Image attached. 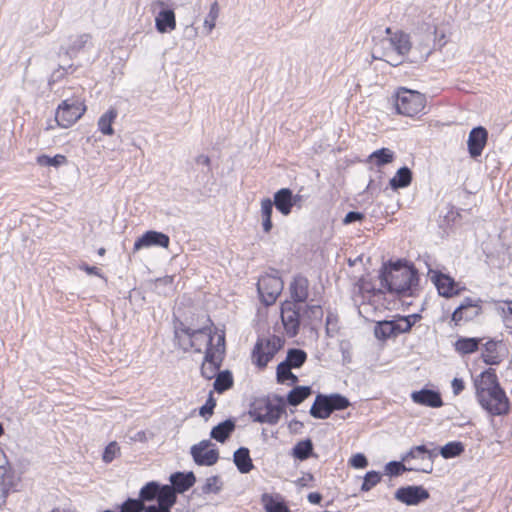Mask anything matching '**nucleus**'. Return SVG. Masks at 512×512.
Segmentation results:
<instances>
[{"label": "nucleus", "mask_w": 512, "mask_h": 512, "mask_svg": "<svg viewBox=\"0 0 512 512\" xmlns=\"http://www.w3.org/2000/svg\"><path fill=\"white\" fill-rule=\"evenodd\" d=\"M144 512H171V511L166 510L165 508H162L158 505H149V506H145Z\"/></svg>", "instance_id": "nucleus-58"}, {"label": "nucleus", "mask_w": 512, "mask_h": 512, "mask_svg": "<svg viewBox=\"0 0 512 512\" xmlns=\"http://www.w3.org/2000/svg\"><path fill=\"white\" fill-rule=\"evenodd\" d=\"M476 398L480 406L492 416L506 415L510 411V402L500 386L494 369L489 368L474 380Z\"/></svg>", "instance_id": "nucleus-1"}, {"label": "nucleus", "mask_w": 512, "mask_h": 512, "mask_svg": "<svg viewBox=\"0 0 512 512\" xmlns=\"http://www.w3.org/2000/svg\"><path fill=\"white\" fill-rule=\"evenodd\" d=\"M233 458L237 469L241 473L245 474L252 470L253 463L248 448L240 447L234 452Z\"/></svg>", "instance_id": "nucleus-27"}, {"label": "nucleus", "mask_w": 512, "mask_h": 512, "mask_svg": "<svg viewBox=\"0 0 512 512\" xmlns=\"http://www.w3.org/2000/svg\"><path fill=\"white\" fill-rule=\"evenodd\" d=\"M90 40L89 34H81L71 39V43L67 49V53L72 56L83 49Z\"/></svg>", "instance_id": "nucleus-43"}, {"label": "nucleus", "mask_w": 512, "mask_h": 512, "mask_svg": "<svg viewBox=\"0 0 512 512\" xmlns=\"http://www.w3.org/2000/svg\"><path fill=\"white\" fill-rule=\"evenodd\" d=\"M350 464L354 467V468H365L367 465H368V461L366 459V457L361 454V453H357L355 454L351 459H350Z\"/></svg>", "instance_id": "nucleus-53"}, {"label": "nucleus", "mask_w": 512, "mask_h": 512, "mask_svg": "<svg viewBox=\"0 0 512 512\" xmlns=\"http://www.w3.org/2000/svg\"><path fill=\"white\" fill-rule=\"evenodd\" d=\"M81 269H83L85 272H87L90 275H99V270L95 266L83 265V266H81Z\"/></svg>", "instance_id": "nucleus-61"}, {"label": "nucleus", "mask_w": 512, "mask_h": 512, "mask_svg": "<svg viewBox=\"0 0 512 512\" xmlns=\"http://www.w3.org/2000/svg\"><path fill=\"white\" fill-rule=\"evenodd\" d=\"M332 413L327 395L318 394L310 408V415L316 419H327Z\"/></svg>", "instance_id": "nucleus-23"}, {"label": "nucleus", "mask_w": 512, "mask_h": 512, "mask_svg": "<svg viewBox=\"0 0 512 512\" xmlns=\"http://www.w3.org/2000/svg\"><path fill=\"white\" fill-rule=\"evenodd\" d=\"M412 180V172L408 167L400 168L395 176L390 180V186L397 190L399 188H405L410 185Z\"/></svg>", "instance_id": "nucleus-31"}, {"label": "nucleus", "mask_w": 512, "mask_h": 512, "mask_svg": "<svg viewBox=\"0 0 512 512\" xmlns=\"http://www.w3.org/2000/svg\"><path fill=\"white\" fill-rule=\"evenodd\" d=\"M219 15V7L217 2H214L211 7L208 15L204 20V27L207 29V34L211 33V31L215 28L216 19Z\"/></svg>", "instance_id": "nucleus-48"}, {"label": "nucleus", "mask_w": 512, "mask_h": 512, "mask_svg": "<svg viewBox=\"0 0 512 512\" xmlns=\"http://www.w3.org/2000/svg\"><path fill=\"white\" fill-rule=\"evenodd\" d=\"M364 218V215L360 212L356 211H350L346 214V216L343 219L344 224H351L356 221H361Z\"/></svg>", "instance_id": "nucleus-54"}, {"label": "nucleus", "mask_w": 512, "mask_h": 512, "mask_svg": "<svg viewBox=\"0 0 512 512\" xmlns=\"http://www.w3.org/2000/svg\"><path fill=\"white\" fill-rule=\"evenodd\" d=\"M481 341V338L460 337L455 342L454 347L462 355L472 354L478 350Z\"/></svg>", "instance_id": "nucleus-29"}, {"label": "nucleus", "mask_w": 512, "mask_h": 512, "mask_svg": "<svg viewBox=\"0 0 512 512\" xmlns=\"http://www.w3.org/2000/svg\"><path fill=\"white\" fill-rule=\"evenodd\" d=\"M305 314L311 320L318 321L323 317V310L320 305H309L305 311Z\"/></svg>", "instance_id": "nucleus-52"}, {"label": "nucleus", "mask_w": 512, "mask_h": 512, "mask_svg": "<svg viewBox=\"0 0 512 512\" xmlns=\"http://www.w3.org/2000/svg\"><path fill=\"white\" fill-rule=\"evenodd\" d=\"M311 392L309 386H297L288 393L287 402L292 406H297L308 398Z\"/></svg>", "instance_id": "nucleus-34"}, {"label": "nucleus", "mask_w": 512, "mask_h": 512, "mask_svg": "<svg viewBox=\"0 0 512 512\" xmlns=\"http://www.w3.org/2000/svg\"><path fill=\"white\" fill-rule=\"evenodd\" d=\"M451 385L455 395H459L465 388L464 381L460 378H454Z\"/></svg>", "instance_id": "nucleus-56"}, {"label": "nucleus", "mask_w": 512, "mask_h": 512, "mask_svg": "<svg viewBox=\"0 0 512 512\" xmlns=\"http://www.w3.org/2000/svg\"><path fill=\"white\" fill-rule=\"evenodd\" d=\"M429 454V458L432 459L435 454L431 451H429L426 446L424 445H419V446H415L413 448L410 449V451H408L403 457H402V461H408L409 459L411 458H418L420 457L421 454Z\"/></svg>", "instance_id": "nucleus-50"}, {"label": "nucleus", "mask_w": 512, "mask_h": 512, "mask_svg": "<svg viewBox=\"0 0 512 512\" xmlns=\"http://www.w3.org/2000/svg\"><path fill=\"white\" fill-rule=\"evenodd\" d=\"M394 158V153L388 148H381L370 155V159L378 166L390 163Z\"/></svg>", "instance_id": "nucleus-41"}, {"label": "nucleus", "mask_w": 512, "mask_h": 512, "mask_svg": "<svg viewBox=\"0 0 512 512\" xmlns=\"http://www.w3.org/2000/svg\"><path fill=\"white\" fill-rule=\"evenodd\" d=\"M176 494L175 489L170 485H162L157 498L158 506L171 511L177 501Z\"/></svg>", "instance_id": "nucleus-30"}, {"label": "nucleus", "mask_w": 512, "mask_h": 512, "mask_svg": "<svg viewBox=\"0 0 512 512\" xmlns=\"http://www.w3.org/2000/svg\"><path fill=\"white\" fill-rule=\"evenodd\" d=\"M217 480H218L217 477L208 478L204 490L205 491H211L213 484H215L217 482Z\"/></svg>", "instance_id": "nucleus-62"}, {"label": "nucleus", "mask_w": 512, "mask_h": 512, "mask_svg": "<svg viewBox=\"0 0 512 512\" xmlns=\"http://www.w3.org/2000/svg\"><path fill=\"white\" fill-rule=\"evenodd\" d=\"M217 332L223 331L212 325L193 330L181 324L180 327L175 328V340L184 351L193 350L198 353L204 352L206 355L209 350L215 347Z\"/></svg>", "instance_id": "nucleus-3"}, {"label": "nucleus", "mask_w": 512, "mask_h": 512, "mask_svg": "<svg viewBox=\"0 0 512 512\" xmlns=\"http://www.w3.org/2000/svg\"><path fill=\"white\" fill-rule=\"evenodd\" d=\"M235 429V422L227 419L212 428L210 436L218 442H225Z\"/></svg>", "instance_id": "nucleus-28"}, {"label": "nucleus", "mask_w": 512, "mask_h": 512, "mask_svg": "<svg viewBox=\"0 0 512 512\" xmlns=\"http://www.w3.org/2000/svg\"><path fill=\"white\" fill-rule=\"evenodd\" d=\"M119 509L120 512H143L145 510V504H143L142 500L139 498H128L120 505Z\"/></svg>", "instance_id": "nucleus-46"}, {"label": "nucleus", "mask_w": 512, "mask_h": 512, "mask_svg": "<svg viewBox=\"0 0 512 512\" xmlns=\"http://www.w3.org/2000/svg\"><path fill=\"white\" fill-rule=\"evenodd\" d=\"M464 451V446L461 442L452 441L445 444L440 448V454L445 459H450L459 456Z\"/></svg>", "instance_id": "nucleus-40"}, {"label": "nucleus", "mask_w": 512, "mask_h": 512, "mask_svg": "<svg viewBox=\"0 0 512 512\" xmlns=\"http://www.w3.org/2000/svg\"><path fill=\"white\" fill-rule=\"evenodd\" d=\"M411 398L413 402L432 407V408H438L443 405L441 396L438 392L429 390V389H422L420 391H414L411 394Z\"/></svg>", "instance_id": "nucleus-20"}, {"label": "nucleus", "mask_w": 512, "mask_h": 512, "mask_svg": "<svg viewBox=\"0 0 512 512\" xmlns=\"http://www.w3.org/2000/svg\"><path fill=\"white\" fill-rule=\"evenodd\" d=\"M481 313L482 300L480 298L466 297L452 313L451 320L455 325H459L461 322L474 320Z\"/></svg>", "instance_id": "nucleus-9"}, {"label": "nucleus", "mask_w": 512, "mask_h": 512, "mask_svg": "<svg viewBox=\"0 0 512 512\" xmlns=\"http://www.w3.org/2000/svg\"><path fill=\"white\" fill-rule=\"evenodd\" d=\"M293 368L286 364L284 361L278 364L276 369V377L278 383H285L290 380L291 384L298 382V377L291 372Z\"/></svg>", "instance_id": "nucleus-38"}, {"label": "nucleus", "mask_w": 512, "mask_h": 512, "mask_svg": "<svg viewBox=\"0 0 512 512\" xmlns=\"http://www.w3.org/2000/svg\"><path fill=\"white\" fill-rule=\"evenodd\" d=\"M281 319L287 335L289 337L296 336L299 331L300 320L299 310L295 308L293 303L286 301L282 304Z\"/></svg>", "instance_id": "nucleus-15"}, {"label": "nucleus", "mask_w": 512, "mask_h": 512, "mask_svg": "<svg viewBox=\"0 0 512 512\" xmlns=\"http://www.w3.org/2000/svg\"><path fill=\"white\" fill-rule=\"evenodd\" d=\"M272 212H273V202L269 198H265L261 201V216H262V226L265 233H269L273 227L272 224Z\"/></svg>", "instance_id": "nucleus-33"}, {"label": "nucleus", "mask_w": 512, "mask_h": 512, "mask_svg": "<svg viewBox=\"0 0 512 512\" xmlns=\"http://www.w3.org/2000/svg\"><path fill=\"white\" fill-rule=\"evenodd\" d=\"M196 163L199 165H204V166L209 167L210 166V158L206 155H199L196 158Z\"/></svg>", "instance_id": "nucleus-60"}, {"label": "nucleus", "mask_w": 512, "mask_h": 512, "mask_svg": "<svg viewBox=\"0 0 512 512\" xmlns=\"http://www.w3.org/2000/svg\"><path fill=\"white\" fill-rule=\"evenodd\" d=\"M258 292L266 305L273 304L283 289V282L279 277L266 275L259 279Z\"/></svg>", "instance_id": "nucleus-11"}, {"label": "nucleus", "mask_w": 512, "mask_h": 512, "mask_svg": "<svg viewBox=\"0 0 512 512\" xmlns=\"http://www.w3.org/2000/svg\"><path fill=\"white\" fill-rule=\"evenodd\" d=\"M425 104V96L418 91L401 88L396 94L395 107L401 115L414 117L424 110Z\"/></svg>", "instance_id": "nucleus-5"}, {"label": "nucleus", "mask_w": 512, "mask_h": 512, "mask_svg": "<svg viewBox=\"0 0 512 512\" xmlns=\"http://www.w3.org/2000/svg\"><path fill=\"white\" fill-rule=\"evenodd\" d=\"M381 286L391 293L411 296L418 286L417 270L407 263L397 261L385 265L380 274Z\"/></svg>", "instance_id": "nucleus-2"}, {"label": "nucleus", "mask_w": 512, "mask_h": 512, "mask_svg": "<svg viewBox=\"0 0 512 512\" xmlns=\"http://www.w3.org/2000/svg\"><path fill=\"white\" fill-rule=\"evenodd\" d=\"M381 480V474L376 471H369L364 476V481L361 486L362 491H369L376 486Z\"/></svg>", "instance_id": "nucleus-49"}, {"label": "nucleus", "mask_w": 512, "mask_h": 512, "mask_svg": "<svg viewBox=\"0 0 512 512\" xmlns=\"http://www.w3.org/2000/svg\"><path fill=\"white\" fill-rule=\"evenodd\" d=\"M272 202L276 209L284 216L289 215L291 213L292 207L295 205L293 193L288 188H282L278 190L274 194V201Z\"/></svg>", "instance_id": "nucleus-18"}, {"label": "nucleus", "mask_w": 512, "mask_h": 512, "mask_svg": "<svg viewBox=\"0 0 512 512\" xmlns=\"http://www.w3.org/2000/svg\"><path fill=\"white\" fill-rule=\"evenodd\" d=\"M381 46L383 48L382 54L376 55L378 51L375 48L373 57L383 59L392 66H397L402 63V57L411 49L410 37L402 31H397L390 37L382 39Z\"/></svg>", "instance_id": "nucleus-4"}, {"label": "nucleus", "mask_w": 512, "mask_h": 512, "mask_svg": "<svg viewBox=\"0 0 512 512\" xmlns=\"http://www.w3.org/2000/svg\"><path fill=\"white\" fill-rule=\"evenodd\" d=\"M225 354V333H216L215 347L207 352L201 366V374L204 378L213 379L221 367Z\"/></svg>", "instance_id": "nucleus-7"}, {"label": "nucleus", "mask_w": 512, "mask_h": 512, "mask_svg": "<svg viewBox=\"0 0 512 512\" xmlns=\"http://www.w3.org/2000/svg\"><path fill=\"white\" fill-rule=\"evenodd\" d=\"M156 29L160 33L172 31L176 27L175 13L171 9L161 10L155 18Z\"/></svg>", "instance_id": "nucleus-24"}, {"label": "nucleus", "mask_w": 512, "mask_h": 512, "mask_svg": "<svg viewBox=\"0 0 512 512\" xmlns=\"http://www.w3.org/2000/svg\"><path fill=\"white\" fill-rule=\"evenodd\" d=\"M307 359V353L302 349H289L284 362L293 369L300 368Z\"/></svg>", "instance_id": "nucleus-37"}, {"label": "nucleus", "mask_w": 512, "mask_h": 512, "mask_svg": "<svg viewBox=\"0 0 512 512\" xmlns=\"http://www.w3.org/2000/svg\"><path fill=\"white\" fill-rule=\"evenodd\" d=\"M86 111V106L79 98H71L62 101L56 111L55 120L62 128L71 127Z\"/></svg>", "instance_id": "nucleus-8"}, {"label": "nucleus", "mask_w": 512, "mask_h": 512, "mask_svg": "<svg viewBox=\"0 0 512 512\" xmlns=\"http://www.w3.org/2000/svg\"><path fill=\"white\" fill-rule=\"evenodd\" d=\"M329 398L330 408L333 411L343 410L350 406V401L345 396L334 393L327 395Z\"/></svg>", "instance_id": "nucleus-44"}, {"label": "nucleus", "mask_w": 512, "mask_h": 512, "mask_svg": "<svg viewBox=\"0 0 512 512\" xmlns=\"http://www.w3.org/2000/svg\"><path fill=\"white\" fill-rule=\"evenodd\" d=\"M66 162V157L61 154H57L53 157L48 155H40L37 157V163L41 166H53L58 167Z\"/></svg>", "instance_id": "nucleus-45"}, {"label": "nucleus", "mask_w": 512, "mask_h": 512, "mask_svg": "<svg viewBox=\"0 0 512 512\" xmlns=\"http://www.w3.org/2000/svg\"><path fill=\"white\" fill-rule=\"evenodd\" d=\"M161 486L162 485L155 481L148 482L145 486L141 488L139 492V499L142 500L143 504L145 502L157 500Z\"/></svg>", "instance_id": "nucleus-36"}, {"label": "nucleus", "mask_w": 512, "mask_h": 512, "mask_svg": "<svg viewBox=\"0 0 512 512\" xmlns=\"http://www.w3.org/2000/svg\"><path fill=\"white\" fill-rule=\"evenodd\" d=\"M132 440L133 441H139V442H146L147 441V436H146V432L145 431H138L134 434V436L132 437Z\"/></svg>", "instance_id": "nucleus-59"}, {"label": "nucleus", "mask_w": 512, "mask_h": 512, "mask_svg": "<svg viewBox=\"0 0 512 512\" xmlns=\"http://www.w3.org/2000/svg\"><path fill=\"white\" fill-rule=\"evenodd\" d=\"M214 407H215V401L212 398H210V399L207 400L205 405H203L200 408V412L199 413L202 416H205L206 414L211 415L213 413Z\"/></svg>", "instance_id": "nucleus-55"}, {"label": "nucleus", "mask_w": 512, "mask_h": 512, "mask_svg": "<svg viewBox=\"0 0 512 512\" xmlns=\"http://www.w3.org/2000/svg\"><path fill=\"white\" fill-rule=\"evenodd\" d=\"M214 378V389L218 393L226 391L233 384L232 374L228 370L219 372Z\"/></svg>", "instance_id": "nucleus-39"}, {"label": "nucleus", "mask_w": 512, "mask_h": 512, "mask_svg": "<svg viewBox=\"0 0 512 512\" xmlns=\"http://www.w3.org/2000/svg\"><path fill=\"white\" fill-rule=\"evenodd\" d=\"M282 413V407L274 405L269 401L258 402L250 410V416L254 421L267 424H276Z\"/></svg>", "instance_id": "nucleus-10"}, {"label": "nucleus", "mask_w": 512, "mask_h": 512, "mask_svg": "<svg viewBox=\"0 0 512 512\" xmlns=\"http://www.w3.org/2000/svg\"><path fill=\"white\" fill-rule=\"evenodd\" d=\"M385 471H386V474H388L390 476H398L404 471H419V469L412 468V467L407 468L401 462L391 461L386 464Z\"/></svg>", "instance_id": "nucleus-47"}, {"label": "nucleus", "mask_w": 512, "mask_h": 512, "mask_svg": "<svg viewBox=\"0 0 512 512\" xmlns=\"http://www.w3.org/2000/svg\"><path fill=\"white\" fill-rule=\"evenodd\" d=\"M307 498L311 504H319L322 500L321 494H319L317 492L309 493Z\"/></svg>", "instance_id": "nucleus-57"}, {"label": "nucleus", "mask_w": 512, "mask_h": 512, "mask_svg": "<svg viewBox=\"0 0 512 512\" xmlns=\"http://www.w3.org/2000/svg\"><path fill=\"white\" fill-rule=\"evenodd\" d=\"M196 481L193 472L182 473L176 472L170 476L171 487L176 493H184L191 488Z\"/></svg>", "instance_id": "nucleus-22"}, {"label": "nucleus", "mask_w": 512, "mask_h": 512, "mask_svg": "<svg viewBox=\"0 0 512 512\" xmlns=\"http://www.w3.org/2000/svg\"><path fill=\"white\" fill-rule=\"evenodd\" d=\"M117 117V111L113 108L105 112L98 120V128L104 135H112L114 133L112 123Z\"/></svg>", "instance_id": "nucleus-32"}, {"label": "nucleus", "mask_w": 512, "mask_h": 512, "mask_svg": "<svg viewBox=\"0 0 512 512\" xmlns=\"http://www.w3.org/2000/svg\"><path fill=\"white\" fill-rule=\"evenodd\" d=\"M282 346L283 340L276 335L258 338L252 351V362L261 369L265 368Z\"/></svg>", "instance_id": "nucleus-6"}, {"label": "nucleus", "mask_w": 512, "mask_h": 512, "mask_svg": "<svg viewBox=\"0 0 512 512\" xmlns=\"http://www.w3.org/2000/svg\"><path fill=\"white\" fill-rule=\"evenodd\" d=\"M309 282L304 276H295L290 284L289 290L292 300L295 303H304L308 298Z\"/></svg>", "instance_id": "nucleus-21"}, {"label": "nucleus", "mask_w": 512, "mask_h": 512, "mask_svg": "<svg viewBox=\"0 0 512 512\" xmlns=\"http://www.w3.org/2000/svg\"><path fill=\"white\" fill-rule=\"evenodd\" d=\"M488 140V131L482 127H474L468 135L467 146L471 158L479 157L485 148Z\"/></svg>", "instance_id": "nucleus-16"}, {"label": "nucleus", "mask_w": 512, "mask_h": 512, "mask_svg": "<svg viewBox=\"0 0 512 512\" xmlns=\"http://www.w3.org/2000/svg\"><path fill=\"white\" fill-rule=\"evenodd\" d=\"M169 243L170 239L168 235L162 232L149 230L135 241L133 250L136 252L143 248H149L153 246L168 248Z\"/></svg>", "instance_id": "nucleus-17"}, {"label": "nucleus", "mask_w": 512, "mask_h": 512, "mask_svg": "<svg viewBox=\"0 0 512 512\" xmlns=\"http://www.w3.org/2000/svg\"><path fill=\"white\" fill-rule=\"evenodd\" d=\"M374 334L378 339H388L394 336L393 325L390 320L378 322L374 329Z\"/></svg>", "instance_id": "nucleus-42"}, {"label": "nucleus", "mask_w": 512, "mask_h": 512, "mask_svg": "<svg viewBox=\"0 0 512 512\" xmlns=\"http://www.w3.org/2000/svg\"><path fill=\"white\" fill-rule=\"evenodd\" d=\"M421 319L419 314H411L408 316H398L391 321L393 325L394 336H398L399 334L406 333L411 330V328L416 324L417 321Z\"/></svg>", "instance_id": "nucleus-25"}, {"label": "nucleus", "mask_w": 512, "mask_h": 512, "mask_svg": "<svg viewBox=\"0 0 512 512\" xmlns=\"http://www.w3.org/2000/svg\"><path fill=\"white\" fill-rule=\"evenodd\" d=\"M426 25H427V31H428L429 35L434 34L436 31L435 25L434 24L431 25L430 23H426Z\"/></svg>", "instance_id": "nucleus-63"}, {"label": "nucleus", "mask_w": 512, "mask_h": 512, "mask_svg": "<svg viewBox=\"0 0 512 512\" xmlns=\"http://www.w3.org/2000/svg\"><path fill=\"white\" fill-rule=\"evenodd\" d=\"M428 276L441 296L450 298L459 293L458 284L450 276L432 269H429Z\"/></svg>", "instance_id": "nucleus-13"}, {"label": "nucleus", "mask_w": 512, "mask_h": 512, "mask_svg": "<svg viewBox=\"0 0 512 512\" xmlns=\"http://www.w3.org/2000/svg\"><path fill=\"white\" fill-rule=\"evenodd\" d=\"M501 341L489 340L483 344L481 358L487 365H499L503 361L500 353Z\"/></svg>", "instance_id": "nucleus-19"}, {"label": "nucleus", "mask_w": 512, "mask_h": 512, "mask_svg": "<svg viewBox=\"0 0 512 512\" xmlns=\"http://www.w3.org/2000/svg\"><path fill=\"white\" fill-rule=\"evenodd\" d=\"M313 452V443L310 439L299 441L292 449V456L298 460L308 459Z\"/></svg>", "instance_id": "nucleus-35"}, {"label": "nucleus", "mask_w": 512, "mask_h": 512, "mask_svg": "<svg viewBox=\"0 0 512 512\" xmlns=\"http://www.w3.org/2000/svg\"><path fill=\"white\" fill-rule=\"evenodd\" d=\"M119 453V446L116 442L109 443L103 453V461L106 463L112 462Z\"/></svg>", "instance_id": "nucleus-51"}, {"label": "nucleus", "mask_w": 512, "mask_h": 512, "mask_svg": "<svg viewBox=\"0 0 512 512\" xmlns=\"http://www.w3.org/2000/svg\"><path fill=\"white\" fill-rule=\"evenodd\" d=\"M262 504L266 512H290L283 498L278 494H263Z\"/></svg>", "instance_id": "nucleus-26"}, {"label": "nucleus", "mask_w": 512, "mask_h": 512, "mask_svg": "<svg viewBox=\"0 0 512 512\" xmlns=\"http://www.w3.org/2000/svg\"><path fill=\"white\" fill-rule=\"evenodd\" d=\"M502 312H503V318L505 316L509 317L510 319L512 318L511 316V310H508V307L507 308H502Z\"/></svg>", "instance_id": "nucleus-64"}, {"label": "nucleus", "mask_w": 512, "mask_h": 512, "mask_svg": "<svg viewBox=\"0 0 512 512\" xmlns=\"http://www.w3.org/2000/svg\"><path fill=\"white\" fill-rule=\"evenodd\" d=\"M211 446H213V444L210 440H202L191 447L190 453L197 465L212 466L218 461V450L210 448Z\"/></svg>", "instance_id": "nucleus-12"}, {"label": "nucleus", "mask_w": 512, "mask_h": 512, "mask_svg": "<svg viewBox=\"0 0 512 512\" xmlns=\"http://www.w3.org/2000/svg\"><path fill=\"white\" fill-rule=\"evenodd\" d=\"M428 498L429 493L422 486L400 487L395 492V499L409 506L418 505Z\"/></svg>", "instance_id": "nucleus-14"}]
</instances>
